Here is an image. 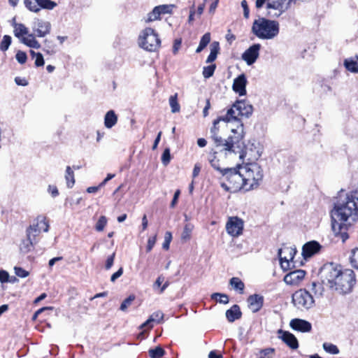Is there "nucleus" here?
Segmentation results:
<instances>
[{"label":"nucleus","mask_w":358,"mask_h":358,"mask_svg":"<svg viewBox=\"0 0 358 358\" xmlns=\"http://www.w3.org/2000/svg\"><path fill=\"white\" fill-rule=\"evenodd\" d=\"M156 240H157V236L156 235H155L154 236L150 237L148 238V244H147V246H146L147 252H150L152 250L153 247L155 245Z\"/></svg>","instance_id":"864d4df0"},{"label":"nucleus","mask_w":358,"mask_h":358,"mask_svg":"<svg viewBox=\"0 0 358 358\" xmlns=\"http://www.w3.org/2000/svg\"><path fill=\"white\" fill-rule=\"evenodd\" d=\"M123 273V268H120L115 273H114L110 277V281L115 282L118 278H120Z\"/></svg>","instance_id":"680f3d73"},{"label":"nucleus","mask_w":358,"mask_h":358,"mask_svg":"<svg viewBox=\"0 0 358 358\" xmlns=\"http://www.w3.org/2000/svg\"><path fill=\"white\" fill-rule=\"evenodd\" d=\"M12 42V38L8 35H5L1 41L0 45H10Z\"/></svg>","instance_id":"338daca9"},{"label":"nucleus","mask_w":358,"mask_h":358,"mask_svg":"<svg viewBox=\"0 0 358 358\" xmlns=\"http://www.w3.org/2000/svg\"><path fill=\"white\" fill-rule=\"evenodd\" d=\"M242 313L238 305H234L226 311V317L229 322H233L236 320L241 317Z\"/></svg>","instance_id":"a878e982"},{"label":"nucleus","mask_w":358,"mask_h":358,"mask_svg":"<svg viewBox=\"0 0 358 358\" xmlns=\"http://www.w3.org/2000/svg\"><path fill=\"white\" fill-rule=\"evenodd\" d=\"M356 58H357V60H355L352 58H348V59H345L344 60V66L345 67V69L352 72V73H358V64H357V60H358V55L356 56Z\"/></svg>","instance_id":"c756f323"},{"label":"nucleus","mask_w":358,"mask_h":358,"mask_svg":"<svg viewBox=\"0 0 358 358\" xmlns=\"http://www.w3.org/2000/svg\"><path fill=\"white\" fill-rule=\"evenodd\" d=\"M171 161V152L170 149L166 148L164 149L162 155V162L164 166H166L169 164Z\"/></svg>","instance_id":"c03bdc74"},{"label":"nucleus","mask_w":358,"mask_h":358,"mask_svg":"<svg viewBox=\"0 0 358 358\" xmlns=\"http://www.w3.org/2000/svg\"><path fill=\"white\" fill-rule=\"evenodd\" d=\"M229 185L226 184L225 182H222L220 183L221 187L227 192H231V191H236L238 189H242V188H236L234 187L233 183L230 181V180H226Z\"/></svg>","instance_id":"49530a36"},{"label":"nucleus","mask_w":358,"mask_h":358,"mask_svg":"<svg viewBox=\"0 0 358 358\" xmlns=\"http://www.w3.org/2000/svg\"><path fill=\"white\" fill-rule=\"evenodd\" d=\"M164 350L160 346H157L155 348L150 349L149 350V355L152 358H160L164 355Z\"/></svg>","instance_id":"4c0bfd02"},{"label":"nucleus","mask_w":358,"mask_h":358,"mask_svg":"<svg viewBox=\"0 0 358 358\" xmlns=\"http://www.w3.org/2000/svg\"><path fill=\"white\" fill-rule=\"evenodd\" d=\"M48 192L52 195V197H56L59 195V191L55 185H50L48 189Z\"/></svg>","instance_id":"bf43d9fd"},{"label":"nucleus","mask_w":358,"mask_h":358,"mask_svg":"<svg viewBox=\"0 0 358 358\" xmlns=\"http://www.w3.org/2000/svg\"><path fill=\"white\" fill-rule=\"evenodd\" d=\"M15 82L17 85H20V86L28 85V81L24 78L15 77Z\"/></svg>","instance_id":"e2e57ef3"},{"label":"nucleus","mask_w":358,"mask_h":358,"mask_svg":"<svg viewBox=\"0 0 358 358\" xmlns=\"http://www.w3.org/2000/svg\"><path fill=\"white\" fill-rule=\"evenodd\" d=\"M217 152H213L212 157L209 158V162L212 167L219 171L225 180H229L227 177V173L229 172V170H233V168H222L220 164V160L217 159Z\"/></svg>","instance_id":"5701e85b"},{"label":"nucleus","mask_w":358,"mask_h":358,"mask_svg":"<svg viewBox=\"0 0 358 358\" xmlns=\"http://www.w3.org/2000/svg\"><path fill=\"white\" fill-rule=\"evenodd\" d=\"M65 179L69 188H71L75 183L74 173L70 166L66 169Z\"/></svg>","instance_id":"7c9ffc66"},{"label":"nucleus","mask_w":358,"mask_h":358,"mask_svg":"<svg viewBox=\"0 0 358 358\" xmlns=\"http://www.w3.org/2000/svg\"><path fill=\"white\" fill-rule=\"evenodd\" d=\"M278 334L279 338L291 349L296 350L299 348L298 340L293 334L280 329Z\"/></svg>","instance_id":"f3484780"},{"label":"nucleus","mask_w":358,"mask_h":358,"mask_svg":"<svg viewBox=\"0 0 358 358\" xmlns=\"http://www.w3.org/2000/svg\"><path fill=\"white\" fill-rule=\"evenodd\" d=\"M243 229V221L238 217H229L227 224L226 230L227 233L234 237L240 236Z\"/></svg>","instance_id":"ddd939ff"},{"label":"nucleus","mask_w":358,"mask_h":358,"mask_svg":"<svg viewBox=\"0 0 358 358\" xmlns=\"http://www.w3.org/2000/svg\"><path fill=\"white\" fill-rule=\"evenodd\" d=\"M247 83L248 81L245 75L242 73L234 79L232 89L240 96L245 95Z\"/></svg>","instance_id":"6ab92c4d"},{"label":"nucleus","mask_w":358,"mask_h":358,"mask_svg":"<svg viewBox=\"0 0 358 358\" xmlns=\"http://www.w3.org/2000/svg\"><path fill=\"white\" fill-rule=\"evenodd\" d=\"M107 222H108V220H107L106 217L104 215H101L99 218V220L95 225L96 230L97 231H102L104 229V228L107 224Z\"/></svg>","instance_id":"a19ab883"},{"label":"nucleus","mask_w":358,"mask_h":358,"mask_svg":"<svg viewBox=\"0 0 358 358\" xmlns=\"http://www.w3.org/2000/svg\"><path fill=\"white\" fill-rule=\"evenodd\" d=\"M320 273L322 284L341 294L350 293L355 283V275L352 270L342 271L333 263L324 264Z\"/></svg>","instance_id":"f03ea898"},{"label":"nucleus","mask_w":358,"mask_h":358,"mask_svg":"<svg viewBox=\"0 0 358 358\" xmlns=\"http://www.w3.org/2000/svg\"><path fill=\"white\" fill-rule=\"evenodd\" d=\"M306 272L299 269L289 272L284 277V282L287 285H296L305 277Z\"/></svg>","instance_id":"412c9836"},{"label":"nucleus","mask_w":358,"mask_h":358,"mask_svg":"<svg viewBox=\"0 0 358 358\" xmlns=\"http://www.w3.org/2000/svg\"><path fill=\"white\" fill-rule=\"evenodd\" d=\"M50 25L49 22H39L37 24V28L34 29V32L31 33V35H34V39L36 37H43L49 33Z\"/></svg>","instance_id":"b1692460"},{"label":"nucleus","mask_w":358,"mask_h":358,"mask_svg":"<svg viewBox=\"0 0 358 358\" xmlns=\"http://www.w3.org/2000/svg\"><path fill=\"white\" fill-rule=\"evenodd\" d=\"M292 303L297 309L308 310L313 306L315 300L306 289H300L292 294Z\"/></svg>","instance_id":"0eeeda50"},{"label":"nucleus","mask_w":358,"mask_h":358,"mask_svg":"<svg viewBox=\"0 0 358 358\" xmlns=\"http://www.w3.org/2000/svg\"><path fill=\"white\" fill-rule=\"evenodd\" d=\"M15 58L20 64H23L26 62L27 57L25 52L19 50L15 55Z\"/></svg>","instance_id":"603ef678"},{"label":"nucleus","mask_w":358,"mask_h":358,"mask_svg":"<svg viewBox=\"0 0 358 358\" xmlns=\"http://www.w3.org/2000/svg\"><path fill=\"white\" fill-rule=\"evenodd\" d=\"M358 186L348 194H339L331 210V227L343 242L349 237L348 231L357 220Z\"/></svg>","instance_id":"f257e3e1"},{"label":"nucleus","mask_w":358,"mask_h":358,"mask_svg":"<svg viewBox=\"0 0 358 358\" xmlns=\"http://www.w3.org/2000/svg\"><path fill=\"white\" fill-rule=\"evenodd\" d=\"M160 45L161 40L157 33L150 27L143 29L138 36V45Z\"/></svg>","instance_id":"9d476101"},{"label":"nucleus","mask_w":358,"mask_h":358,"mask_svg":"<svg viewBox=\"0 0 358 358\" xmlns=\"http://www.w3.org/2000/svg\"><path fill=\"white\" fill-rule=\"evenodd\" d=\"M274 349L271 348L263 349L260 351V354L262 355L258 358H271V355L273 354Z\"/></svg>","instance_id":"3c124183"},{"label":"nucleus","mask_w":358,"mask_h":358,"mask_svg":"<svg viewBox=\"0 0 358 358\" xmlns=\"http://www.w3.org/2000/svg\"><path fill=\"white\" fill-rule=\"evenodd\" d=\"M252 29L259 38H273L279 32V24L277 21L259 17L253 22Z\"/></svg>","instance_id":"423d86ee"},{"label":"nucleus","mask_w":358,"mask_h":358,"mask_svg":"<svg viewBox=\"0 0 358 358\" xmlns=\"http://www.w3.org/2000/svg\"><path fill=\"white\" fill-rule=\"evenodd\" d=\"M193 228V225L190 223H187L185 225L182 233L181 234L182 241H187L190 239Z\"/></svg>","instance_id":"473e14b6"},{"label":"nucleus","mask_w":358,"mask_h":358,"mask_svg":"<svg viewBox=\"0 0 358 358\" xmlns=\"http://www.w3.org/2000/svg\"><path fill=\"white\" fill-rule=\"evenodd\" d=\"M296 250L292 247H284L278 250V256L281 268L287 271L290 267V261H292L296 254Z\"/></svg>","instance_id":"9b49d317"},{"label":"nucleus","mask_w":358,"mask_h":358,"mask_svg":"<svg viewBox=\"0 0 358 358\" xmlns=\"http://www.w3.org/2000/svg\"><path fill=\"white\" fill-rule=\"evenodd\" d=\"M210 41V34L209 32H207L201 37L199 45H208Z\"/></svg>","instance_id":"4d7b16f0"},{"label":"nucleus","mask_w":358,"mask_h":358,"mask_svg":"<svg viewBox=\"0 0 358 358\" xmlns=\"http://www.w3.org/2000/svg\"><path fill=\"white\" fill-rule=\"evenodd\" d=\"M323 349L331 355H338L339 353V349L336 345L330 343H324L322 345Z\"/></svg>","instance_id":"c9c22d12"},{"label":"nucleus","mask_w":358,"mask_h":358,"mask_svg":"<svg viewBox=\"0 0 358 358\" xmlns=\"http://www.w3.org/2000/svg\"><path fill=\"white\" fill-rule=\"evenodd\" d=\"M229 285L235 291L238 292L240 294H243L245 285L239 278H231L229 280Z\"/></svg>","instance_id":"c85d7f7f"},{"label":"nucleus","mask_w":358,"mask_h":358,"mask_svg":"<svg viewBox=\"0 0 358 358\" xmlns=\"http://www.w3.org/2000/svg\"><path fill=\"white\" fill-rule=\"evenodd\" d=\"M221 121L227 122V120L224 119V117L223 115L219 116L216 120H214L213 126L210 129V138L213 141V142L215 141L216 138L221 137L218 134L219 129H218V127H217V125Z\"/></svg>","instance_id":"cd10ccee"},{"label":"nucleus","mask_w":358,"mask_h":358,"mask_svg":"<svg viewBox=\"0 0 358 358\" xmlns=\"http://www.w3.org/2000/svg\"><path fill=\"white\" fill-rule=\"evenodd\" d=\"M227 43L231 44L236 39L235 35L231 33L230 30H228V33L225 36Z\"/></svg>","instance_id":"0e129e2a"},{"label":"nucleus","mask_w":358,"mask_h":358,"mask_svg":"<svg viewBox=\"0 0 358 358\" xmlns=\"http://www.w3.org/2000/svg\"><path fill=\"white\" fill-rule=\"evenodd\" d=\"M220 51V46H213V48L210 49V55H208L206 62V63H212L214 62Z\"/></svg>","instance_id":"ea45409f"},{"label":"nucleus","mask_w":358,"mask_h":358,"mask_svg":"<svg viewBox=\"0 0 358 358\" xmlns=\"http://www.w3.org/2000/svg\"><path fill=\"white\" fill-rule=\"evenodd\" d=\"M25 7L31 12L38 13L41 9L52 10L57 3L51 0H24Z\"/></svg>","instance_id":"1a4fd4ad"},{"label":"nucleus","mask_w":358,"mask_h":358,"mask_svg":"<svg viewBox=\"0 0 358 358\" xmlns=\"http://www.w3.org/2000/svg\"><path fill=\"white\" fill-rule=\"evenodd\" d=\"M241 7L243 9V16L245 18L248 19L250 16V9L246 0H243L241 1Z\"/></svg>","instance_id":"5fc2aeb1"},{"label":"nucleus","mask_w":358,"mask_h":358,"mask_svg":"<svg viewBox=\"0 0 358 358\" xmlns=\"http://www.w3.org/2000/svg\"><path fill=\"white\" fill-rule=\"evenodd\" d=\"M231 132L234 133V135L229 136L227 139L219 137L213 143L216 148H221L220 151H224L226 155L227 152L239 153V158L243 159L245 152L243 150V134L236 131L234 129H231Z\"/></svg>","instance_id":"20e7f679"},{"label":"nucleus","mask_w":358,"mask_h":358,"mask_svg":"<svg viewBox=\"0 0 358 358\" xmlns=\"http://www.w3.org/2000/svg\"><path fill=\"white\" fill-rule=\"evenodd\" d=\"M180 194V191L179 189H177L174 193L173 198L170 204L171 208H174L176 206Z\"/></svg>","instance_id":"052dcab7"},{"label":"nucleus","mask_w":358,"mask_h":358,"mask_svg":"<svg viewBox=\"0 0 358 358\" xmlns=\"http://www.w3.org/2000/svg\"><path fill=\"white\" fill-rule=\"evenodd\" d=\"M285 1V0H268L266 3V8L268 10L273 9L275 12L268 11L267 15L271 17H278L281 15L285 11L284 8Z\"/></svg>","instance_id":"4468645a"},{"label":"nucleus","mask_w":358,"mask_h":358,"mask_svg":"<svg viewBox=\"0 0 358 358\" xmlns=\"http://www.w3.org/2000/svg\"><path fill=\"white\" fill-rule=\"evenodd\" d=\"M312 286V291L314 292L315 294L322 295L323 292V287L321 284L313 282L311 284Z\"/></svg>","instance_id":"8fccbe9b"},{"label":"nucleus","mask_w":358,"mask_h":358,"mask_svg":"<svg viewBox=\"0 0 358 358\" xmlns=\"http://www.w3.org/2000/svg\"><path fill=\"white\" fill-rule=\"evenodd\" d=\"M169 105L173 113H178L180 110V104L178 102V94H175L169 98Z\"/></svg>","instance_id":"2f4dec72"},{"label":"nucleus","mask_w":358,"mask_h":358,"mask_svg":"<svg viewBox=\"0 0 358 358\" xmlns=\"http://www.w3.org/2000/svg\"><path fill=\"white\" fill-rule=\"evenodd\" d=\"M253 112V107L251 104L244 100H238L236 101L232 106L227 110V113L223 115L227 122H237L241 128V133H243V124L241 119L249 118Z\"/></svg>","instance_id":"39448f33"},{"label":"nucleus","mask_w":358,"mask_h":358,"mask_svg":"<svg viewBox=\"0 0 358 358\" xmlns=\"http://www.w3.org/2000/svg\"><path fill=\"white\" fill-rule=\"evenodd\" d=\"M30 55L31 57L35 58V66H43L44 65V59L43 55L39 52H35L34 50H30Z\"/></svg>","instance_id":"72a5a7b5"},{"label":"nucleus","mask_w":358,"mask_h":358,"mask_svg":"<svg viewBox=\"0 0 358 358\" xmlns=\"http://www.w3.org/2000/svg\"><path fill=\"white\" fill-rule=\"evenodd\" d=\"M249 308L253 313L258 312L264 304V297L259 294H252L248 298Z\"/></svg>","instance_id":"4be33fe9"},{"label":"nucleus","mask_w":358,"mask_h":358,"mask_svg":"<svg viewBox=\"0 0 358 358\" xmlns=\"http://www.w3.org/2000/svg\"><path fill=\"white\" fill-rule=\"evenodd\" d=\"M290 327L294 330L301 332H310L312 329V324L307 320L295 318L289 322Z\"/></svg>","instance_id":"a211bd4d"},{"label":"nucleus","mask_w":358,"mask_h":358,"mask_svg":"<svg viewBox=\"0 0 358 358\" xmlns=\"http://www.w3.org/2000/svg\"><path fill=\"white\" fill-rule=\"evenodd\" d=\"M211 299L217 300L219 303L227 304L229 301V296L226 294L213 293L211 295Z\"/></svg>","instance_id":"e433bc0d"},{"label":"nucleus","mask_w":358,"mask_h":358,"mask_svg":"<svg viewBox=\"0 0 358 358\" xmlns=\"http://www.w3.org/2000/svg\"><path fill=\"white\" fill-rule=\"evenodd\" d=\"M15 274L20 278H26L29 275V272L21 267H14Z\"/></svg>","instance_id":"09e8293b"},{"label":"nucleus","mask_w":358,"mask_h":358,"mask_svg":"<svg viewBox=\"0 0 358 358\" xmlns=\"http://www.w3.org/2000/svg\"><path fill=\"white\" fill-rule=\"evenodd\" d=\"M208 358H222V355L213 350L209 352Z\"/></svg>","instance_id":"774afa93"},{"label":"nucleus","mask_w":358,"mask_h":358,"mask_svg":"<svg viewBox=\"0 0 358 358\" xmlns=\"http://www.w3.org/2000/svg\"><path fill=\"white\" fill-rule=\"evenodd\" d=\"M37 242L36 237L32 235L30 231L26 232V238L22 239L20 245L21 252L27 254L33 250Z\"/></svg>","instance_id":"2eb2a0df"},{"label":"nucleus","mask_w":358,"mask_h":358,"mask_svg":"<svg viewBox=\"0 0 358 358\" xmlns=\"http://www.w3.org/2000/svg\"><path fill=\"white\" fill-rule=\"evenodd\" d=\"M260 46H250L243 54L242 55V59L246 62L248 65L253 64L259 55Z\"/></svg>","instance_id":"aec40b11"},{"label":"nucleus","mask_w":358,"mask_h":358,"mask_svg":"<svg viewBox=\"0 0 358 358\" xmlns=\"http://www.w3.org/2000/svg\"><path fill=\"white\" fill-rule=\"evenodd\" d=\"M14 34L24 43V45H39L38 42L34 39V35H31L28 29L21 23H15Z\"/></svg>","instance_id":"6e6552de"},{"label":"nucleus","mask_w":358,"mask_h":358,"mask_svg":"<svg viewBox=\"0 0 358 358\" xmlns=\"http://www.w3.org/2000/svg\"><path fill=\"white\" fill-rule=\"evenodd\" d=\"M234 187L250 191L257 188L263 178V170L257 163H248L245 166L237 165L227 173Z\"/></svg>","instance_id":"7ed1b4c3"},{"label":"nucleus","mask_w":358,"mask_h":358,"mask_svg":"<svg viewBox=\"0 0 358 358\" xmlns=\"http://www.w3.org/2000/svg\"><path fill=\"white\" fill-rule=\"evenodd\" d=\"M9 280V274L7 271L0 270V282L2 283L7 282Z\"/></svg>","instance_id":"13d9d810"},{"label":"nucleus","mask_w":358,"mask_h":358,"mask_svg":"<svg viewBox=\"0 0 358 358\" xmlns=\"http://www.w3.org/2000/svg\"><path fill=\"white\" fill-rule=\"evenodd\" d=\"M164 318V313L161 311H156L153 313L150 317L141 325V328H145L147 327L148 329H150L152 328V325L150 324L151 322H156L157 323H160Z\"/></svg>","instance_id":"393cba45"},{"label":"nucleus","mask_w":358,"mask_h":358,"mask_svg":"<svg viewBox=\"0 0 358 358\" xmlns=\"http://www.w3.org/2000/svg\"><path fill=\"white\" fill-rule=\"evenodd\" d=\"M160 11L158 8L155 6L151 12L148 14V18L145 20L146 22H153L155 20H160Z\"/></svg>","instance_id":"f704fd0d"},{"label":"nucleus","mask_w":358,"mask_h":358,"mask_svg":"<svg viewBox=\"0 0 358 358\" xmlns=\"http://www.w3.org/2000/svg\"><path fill=\"white\" fill-rule=\"evenodd\" d=\"M49 230V224L46 220V217L43 215H38L35 220H33L26 229V232L30 231L32 235L37 237L41 231L48 232Z\"/></svg>","instance_id":"f8f14e48"},{"label":"nucleus","mask_w":358,"mask_h":358,"mask_svg":"<svg viewBox=\"0 0 358 358\" xmlns=\"http://www.w3.org/2000/svg\"><path fill=\"white\" fill-rule=\"evenodd\" d=\"M350 262L354 268L358 269V248L352 251Z\"/></svg>","instance_id":"a18cd8bd"},{"label":"nucleus","mask_w":358,"mask_h":358,"mask_svg":"<svg viewBox=\"0 0 358 358\" xmlns=\"http://www.w3.org/2000/svg\"><path fill=\"white\" fill-rule=\"evenodd\" d=\"M115 253H113L110 256L107 258L106 262V269L109 270L113 265Z\"/></svg>","instance_id":"6e6d98bb"},{"label":"nucleus","mask_w":358,"mask_h":358,"mask_svg":"<svg viewBox=\"0 0 358 358\" xmlns=\"http://www.w3.org/2000/svg\"><path fill=\"white\" fill-rule=\"evenodd\" d=\"M117 115L113 110H108L104 116V126L107 129H111L117 122Z\"/></svg>","instance_id":"bb28decb"},{"label":"nucleus","mask_w":358,"mask_h":358,"mask_svg":"<svg viewBox=\"0 0 358 358\" xmlns=\"http://www.w3.org/2000/svg\"><path fill=\"white\" fill-rule=\"evenodd\" d=\"M172 239V234L170 231H166L164 236V241L162 245V248L164 250H168L170 246V243Z\"/></svg>","instance_id":"de8ad7c7"},{"label":"nucleus","mask_w":358,"mask_h":358,"mask_svg":"<svg viewBox=\"0 0 358 358\" xmlns=\"http://www.w3.org/2000/svg\"><path fill=\"white\" fill-rule=\"evenodd\" d=\"M215 69H216L215 64H210L209 66H204L203 69V73H202L203 76L205 78H210L211 76H213Z\"/></svg>","instance_id":"58836bf2"},{"label":"nucleus","mask_w":358,"mask_h":358,"mask_svg":"<svg viewBox=\"0 0 358 358\" xmlns=\"http://www.w3.org/2000/svg\"><path fill=\"white\" fill-rule=\"evenodd\" d=\"M322 246L318 242L315 241H309L303 245L302 255L305 259H307L319 252Z\"/></svg>","instance_id":"dca6fc26"},{"label":"nucleus","mask_w":358,"mask_h":358,"mask_svg":"<svg viewBox=\"0 0 358 358\" xmlns=\"http://www.w3.org/2000/svg\"><path fill=\"white\" fill-rule=\"evenodd\" d=\"M134 299H135L134 295L129 296V297H127L122 301L120 309L122 311H125L127 309V308L131 305V303L134 301Z\"/></svg>","instance_id":"79ce46f5"},{"label":"nucleus","mask_w":358,"mask_h":358,"mask_svg":"<svg viewBox=\"0 0 358 358\" xmlns=\"http://www.w3.org/2000/svg\"><path fill=\"white\" fill-rule=\"evenodd\" d=\"M157 7L158 8L159 10L160 11V14L162 15V14L171 13L172 9L173 7H175V6L173 4H169V5L164 4V5L157 6Z\"/></svg>","instance_id":"37998d69"},{"label":"nucleus","mask_w":358,"mask_h":358,"mask_svg":"<svg viewBox=\"0 0 358 358\" xmlns=\"http://www.w3.org/2000/svg\"><path fill=\"white\" fill-rule=\"evenodd\" d=\"M42 50L50 55H53L56 52L55 46H45Z\"/></svg>","instance_id":"69168bd1"}]
</instances>
